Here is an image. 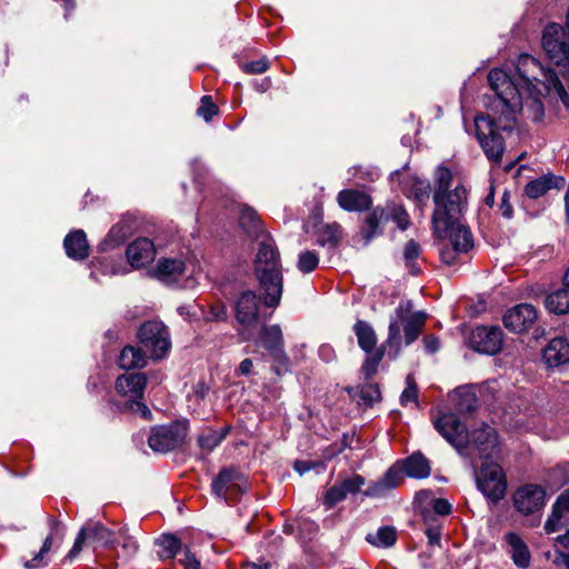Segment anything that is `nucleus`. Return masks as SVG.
<instances>
[{
	"mask_svg": "<svg viewBox=\"0 0 569 569\" xmlns=\"http://www.w3.org/2000/svg\"><path fill=\"white\" fill-rule=\"evenodd\" d=\"M515 74L502 69H492L488 82L493 97L488 98L486 106L492 111L490 116L475 119L477 139L487 156L499 162L505 151L503 138L499 130L512 131L517 126V117L522 110V94L537 99L543 93L555 94L569 109V93L557 73L546 69L530 54H520L515 64Z\"/></svg>",
	"mask_w": 569,
	"mask_h": 569,
	"instance_id": "1",
	"label": "nucleus"
},
{
	"mask_svg": "<svg viewBox=\"0 0 569 569\" xmlns=\"http://www.w3.org/2000/svg\"><path fill=\"white\" fill-rule=\"evenodd\" d=\"M427 318L425 311H413L412 301H401L390 316L388 337L381 348L367 353V359L362 366L366 376L369 377L376 373L385 351L389 358L397 359L403 343L405 346L413 343L421 335Z\"/></svg>",
	"mask_w": 569,
	"mask_h": 569,
	"instance_id": "2",
	"label": "nucleus"
},
{
	"mask_svg": "<svg viewBox=\"0 0 569 569\" xmlns=\"http://www.w3.org/2000/svg\"><path fill=\"white\" fill-rule=\"evenodd\" d=\"M433 425L462 457L473 460L478 456L479 459L487 460L496 458L499 453L498 435L488 425L468 432L455 413L441 415Z\"/></svg>",
	"mask_w": 569,
	"mask_h": 569,
	"instance_id": "3",
	"label": "nucleus"
},
{
	"mask_svg": "<svg viewBox=\"0 0 569 569\" xmlns=\"http://www.w3.org/2000/svg\"><path fill=\"white\" fill-rule=\"evenodd\" d=\"M469 190L458 182L453 186V173L448 167L438 166L433 173L435 209L431 214L433 233H441L460 221L468 209Z\"/></svg>",
	"mask_w": 569,
	"mask_h": 569,
	"instance_id": "4",
	"label": "nucleus"
},
{
	"mask_svg": "<svg viewBox=\"0 0 569 569\" xmlns=\"http://www.w3.org/2000/svg\"><path fill=\"white\" fill-rule=\"evenodd\" d=\"M260 238L253 260L254 273L264 292V305L276 307L281 300L283 287L280 253L269 234Z\"/></svg>",
	"mask_w": 569,
	"mask_h": 569,
	"instance_id": "5",
	"label": "nucleus"
},
{
	"mask_svg": "<svg viewBox=\"0 0 569 569\" xmlns=\"http://www.w3.org/2000/svg\"><path fill=\"white\" fill-rule=\"evenodd\" d=\"M435 234L440 239L447 238L439 251L441 261L448 266L463 262L475 246L470 229L461 224L460 221L452 223L448 230Z\"/></svg>",
	"mask_w": 569,
	"mask_h": 569,
	"instance_id": "6",
	"label": "nucleus"
},
{
	"mask_svg": "<svg viewBox=\"0 0 569 569\" xmlns=\"http://www.w3.org/2000/svg\"><path fill=\"white\" fill-rule=\"evenodd\" d=\"M147 385V377L142 372L124 373L117 378V393L126 399L124 408L140 413L144 419H151L150 409L141 401Z\"/></svg>",
	"mask_w": 569,
	"mask_h": 569,
	"instance_id": "7",
	"label": "nucleus"
},
{
	"mask_svg": "<svg viewBox=\"0 0 569 569\" xmlns=\"http://www.w3.org/2000/svg\"><path fill=\"white\" fill-rule=\"evenodd\" d=\"M139 342L150 358L161 359L171 348L170 335L167 326L161 321H146L138 331Z\"/></svg>",
	"mask_w": 569,
	"mask_h": 569,
	"instance_id": "8",
	"label": "nucleus"
},
{
	"mask_svg": "<svg viewBox=\"0 0 569 569\" xmlns=\"http://www.w3.org/2000/svg\"><path fill=\"white\" fill-rule=\"evenodd\" d=\"M211 490L217 498L231 503L247 490V479L234 467L223 468L212 480Z\"/></svg>",
	"mask_w": 569,
	"mask_h": 569,
	"instance_id": "9",
	"label": "nucleus"
},
{
	"mask_svg": "<svg viewBox=\"0 0 569 569\" xmlns=\"http://www.w3.org/2000/svg\"><path fill=\"white\" fill-rule=\"evenodd\" d=\"M542 48L546 54L557 66L569 62V31L557 23L548 24L542 33Z\"/></svg>",
	"mask_w": 569,
	"mask_h": 569,
	"instance_id": "10",
	"label": "nucleus"
},
{
	"mask_svg": "<svg viewBox=\"0 0 569 569\" xmlns=\"http://www.w3.org/2000/svg\"><path fill=\"white\" fill-rule=\"evenodd\" d=\"M488 460H485L477 473V486L490 501L498 502L506 495L507 481L502 468L497 463L488 462Z\"/></svg>",
	"mask_w": 569,
	"mask_h": 569,
	"instance_id": "11",
	"label": "nucleus"
},
{
	"mask_svg": "<svg viewBox=\"0 0 569 569\" xmlns=\"http://www.w3.org/2000/svg\"><path fill=\"white\" fill-rule=\"evenodd\" d=\"M261 341L264 349L273 359V370L278 376L289 370V358L283 348V336L279 325L263 326Z\"/></svg>",
	"mask_w": 569,
	"mask_h": 569,
	"instance_id": "12",
	"label": "nucleus"
},
{
	"mask_svg": "<svg viewBox=\"0 0 569 569\" xmlns=\"http://www.w3.org/2000/svg\"><path fill=\"white\" fill-rule=\"evenodd\" d=\"M186 435L187 428L181 423L158 426L151 429L148 443L156 452H168L181 446Z\"/></svg>",
	"mask_w": 569,
	"mask_h": 569,
	"instance_id": "13",
	"label": "nucleus"
},
{
	"mask_svg": "<svg viewBox=\"0 0 569 569\" xmlns=\"http://www.w3.org/2000/svg\"><path fill=\"white\" fill-rule=\"evenodd\" d=\"M469 345L478 352L496 355L502 348V330L499 327L479 326L471 331Z\"/></svg>",
	"mask_w": 569,
	"mask_h": 569,
	"instance_id": "14",
	"label": "nucleus"
},
{
	"mask_svg": "<svg viewBox=\"0 0 569 569\" xmlns=\"http://www.w3.org/2000/svg\"><path fill=\"white\" fill-rule=\"evenodd\" d=\"M87 538H91L93 541L99 542L103 546L114 543V533L101 525L100 522H88L82 527L74 540L71 550L68 552L66 559L73 560L82 550V546Z\"/></svg>",
	"mask_w": 569,
	"mask_h": 569,
	"instance_id": "15",
	"label": "nucleus"
},
{
	"mask_svg": "<svg viewBox=\"0 0 569 569\" xmlns=\"http://www.w3.org/2000/svg\"><path fill=\"white\" fill-rule=\"evenodd\" d=\"M545 499L546 490L543 487L529 483L516 491L513 496V505L519 512L530 515L542 508Z\"/></svg>",
	"mask_w": 569,
	"mask_h": 569,
	"instance_id": "16",
	"label": "nucleus"
},
{
	"mask_svg": "<svg viewBox=\"0 0 569 569\" xmlns=\"http://www.w3.org/2000/svg\"><path fill=\"white\" fill-rule=\"evenodd\" d=\"M538 312L530 303L510 308L503 316V325L510 331L520 333L528 330L537 320Z\"/></svg>",
	"mask_w": 569,
	"mask_h": 569,
	"instance_id": "17",
	"label": "nucleus"
},
{
	"mask_svg": "<svg viewBox=\"0 0 569 569\" xmlns=\"http://www.w3.org/2000/svg\"><path fill=\"white\" fill-rule=\"evenodd\" d=\"M260 309V298L252 290H246L240 293L234 303V313L237 321L246 327L252 326L258 321Z\"/></svg>",
	"mask_w": 569,
	"mask_h": 569,
	"instance_id": "18",
	"label": "nucleus"
},
{
	"mask_svg": "<svg viewBox=\"0 0 569 569\" xmlns=\"http://www.w3.org/2000/svg\"><path fill=\"white\" fill-rule=\"evenodd\" d=\"M127 259L133 268H142L151 263L156 257L153 242L148 238H138L126 251Z\"/></svg>",
	"mask_w": 569,
	"mask_h": 569,
	"instance_id": "19",
	"label": "nucleus"
},
{
	"mask_svg": "<svg viewBox=\"0 0 569 569\" xmlns=\"http://www.w3.org/2000/svg\"><path fill=\"white\" fill-rule=\"evenodd\" d=\"M542 359L548 368H557L569 362V342L566 338H555L542 350Z\"/></svg>",
	"mask_w": 569,
	"mask_h": 569,
	"instance_id": "20",
	"label": "nucleus"
},
{
	"mask_svg": "<svg viewBox=\"0 0 569 569\" xmlns=\"http://www.w3.org/2000/svg\"><path fill=\"white\" fill-rule=\"evenodd\" d=\"M566 180L561 176L553 173L543 174L530 182L525 187V193L530 199H538L546 194L549 190H560L565 187Z\"/></svg>",
	"mask_w": 569,
	"mask_h": 569,
	"instance_id": "21",
	"label": "nucleus"
},
{
	"mask_svg": "<svg viewBox=\"0 0 569 569\" xmlns=\"http://www.w3.org/2000/svg\"><path fill=\"white\" fill-rule=\"evenodd\" d=\"M505 541L513 563L520 569H527L530 565L531 553L523 539L516 532H508L505 535Z\"/></svg>",
	"mask_w": 569,
	"mask_h": 569,
	"instance_id": "22",
	"label": "nucleus"
},
{
	"mask_svg": "<svg viewBox=\"0 0 569 569\" xmlns=\"http://www.w3.org/2000/svg\"><path fill=\"white\" fill-rule=\"evenodd\" d=\"M337 202L346 211H363L371 207L369 194L353 189L341 190L337 196Z\"/></svg>",
	"mask_w": 569,
	"mask_h": 569,
	"instance_id": "23",
	"label": "nucleus"
},
{
	"mask_svg": "<svg viewBox=\"0 0 569 569\" xmlns=\"http://www.w3.org/2000/svg\"><path fill=\"white\" fill-rule=\"evenodd\" d=\"M569 515V488L562 491L552 505L551 513L545 523L547 533H552L561 528V520Z\"/></svg>",
	"mask_w": 569,
	"mask_h": 569,
	"instance_id": "24",
	"label": "nucleus"
},
{
	"mask_svg": "<svg viewBox=\"0 0 569 569\" xmlns=\"http://www.w3.org/2000/svg\"><path fill=\"white\" fill-rule=\"evenodd\" d=\"M63 246L69 258L83 260L89 256V244L83 230H74L64 238Z\"/></svg>",
	"mask_w": 569,
	"mask_h": 569,
	"instance_id": "25",
	"label": "nucleus"
},
{
	"mask_svg": "<svg viewBox=\"0 0 569 569\" xmlns=\"http://www.w3.org/2000/svg\"><path fill=\"white\" fill-rule=\"evenodd\" d=\"M186 270L184 261L177 258L160 259L157 263L154 273L162 282L177 281Z\"/></svg>",
	"mask_w": 569,
	"mask_h": 569,
	"instance_id": "26",
	"label": "nucleus"
},
{
	"mask_svg": "<svg viewBox=\"0 0 569 569\" xmlns=\"http://www.w3.org/2000/svg\"><path fill=\"white\" fill-rule=\"evenodd\" d=\"M402 191L420 204H425L430 197V182L418 177H409L403 181Z\"/></svg>",
	"mask_w": 569,
	"mask_h": 569,
	"instance_id": "27",
	"label": "nucleus"
},
{
	"mask_svg": "<svg viewBox=\"0 0 569 569\" xmlns=\"http://www.w3.org/2000/svg\"><path fill=\"white\" fill-rule=\"evenodd\" d=\"M401 480V472L397 469L390 468L380 480L366 489L365 495L367 497H381L387 491L399 486Z\"/></svg>",
	"mask_w": 569,
	"mask_h": 569,
	"instance_id": "28",
	"label": "nucleus"
},
{
	"mask_svg": "<svg viewBox=\"0 0 569 569\" xmlns=\"http://www.w3.org/2000/svg\"><path fill=\"white\" fill-rule=\"evenodd\" d=\"M61 523L58 520H51V533L44 539L41 549L39 552L31 559L23 562L26 569H38L44 567L47 562L44 561V556L50 551L53 542V536L60 535L61 537L64 533V529L61 528Z\"/></svg>",
	"mask_w": 569,
	"mask_h": 569,
	"instance_id": "29",
	"label": "nucleus"
},
{
	"mask_svg": "<svg viewBox=\"0 0 569 569\" xmlns=\"http://www.w3.org/2000/svg\"><path fill=\"white\" fill-rule=\"evenodd\" d=\"M239 223L243 231L251 238L259 239L266 236L259 216L250 207L243 206L241 208Z\"/></svg>",
	"mask_w": 569,
	"mask_h": 569,
	"instance_id": "30",
	"label": "nucleus"
},
{
	"mask_svg": "<svg viewBox=\"0 0 569 569\" xmlns=\"http://www.w3.org/2000/svg\"><path fill=\"white\" fill-rule=\"evenodd\" d=\"M383 220H387L386 210L380 207L375 208L367 216L361 228V234L366 244H368L375 237L381 234L382 230L380 229V224Z\"/></svg>",
	"mask_w": 569,
	"mask_h": 569,
	"instance_id": "31",
	"label": "nucleus"
},
{
	"mask_svg": "<svg viewBox=\"0 0 569 569\" xmlns=\"http://www.w3.org/2000/svg\"><path fill=\"white\" fill-rule=\"evenodd\" d=\"M353 331L358 339L359 347L366 353L377 350V335L371 325L367 321L358 320L353 326Z\"/></svg>",
	"mask_w": 569,
	"mask_h": 569,
	"instance_id": "32",
	"label": "nucleus"
},
{
	"mask_svg": "<svg viewBox=\"0 0 569 569\" xmlns=\"http://www.w3.org/2000/svg\"><path fill=\"white\" fill-rule=\"evenodd\" d=\"M147 355L149 353L144 349L127 346L119 356V366L126 370L142 368L147 365Z\"/></svg>",
	"mask_w": 569,
	"mask_h": 569,
	"instance_id": "33",
	"label": "nucleus"
},
{
	"mask_svg": "<svg viewBox=\"0 0 569 569\" xmlns=\"http://www.w3.org/2000/svg\"><path fill=\"white\" fill-rule=\"evenodd\" d=\"M403 470L411 478H427L431 469L427 458L416 452L405 460Z\"/></svg>",
	"mask_w": 569,
	"mask_h": 569,
	"instance_id": "34",
	"label": "nucleus"
},
{
	"mask_svg": "<svg viewBox=\"0 0 569 569\" xmlns=\"http://www.w3.org/2000/svg\"><path fill=\"white\" fill-rule=\"evenodd\" d=\"M133 230V221L131 219H122L110 229L106 242L111 247H118L132 234Z\"/></svg>",
	"mask_w": 569,
	"mask_h": 569,
	"instance_id": "35",
	"label": "nucleus"
},
{
	"mask_svg": "<svg viewBox=\"0 0 569 569\" xmlns=\"http://www.w3.org/2000/svg\"><path fill=\"white\" fill-rule=\"evenodd\" d=\"M545 483L551 490H558L569 483V462L549 469L545 475Z\"/></svg>",
	"mask_w": 569,
	"mask_h": 569,
	"instance_id": "36",
	"label": "nucleus"
},
{
	"mask_svg": "<svg viewBox=\"0 0 569 569\" xmlns=\"http://www.w3.org/2000/svg\"><path fill=\"white\" fill-rule=\"evenodd\" d=\"M546 308L556 315H565L569 312V289L563 287L546 298Z\"/></svg>",
	"mask_w": 569,
	"mask_h": 569,
	"instance_id": "37",
	"label": "nucleus"
},
{
	"mask_svg": "<svg viewBox=\"0 0 569 569\" xmlns=\"http://www.w3.org/2000/svg\"><path fill=\"white\" fill-rule=\"evenodd\" d=\"M156 543L159 546L158 557L160 559H172L182 548L181 540L172 533L162 535Z\"/></svg>",
	"mask_w": 569,
	"mask_h": 569,
	"instance_id": "38",
	"label": "nucleus"
},
{
	"mask_svg": "<svg viewBox=\"0 0 569 569\" xmlns=\"http://www.w3.org/2000/svg\"><path fill=\"white\" fill-rule=\"evenodd\" d=\"M366 540L376 547L390 548L396 543L397 531L390 526L381 527L376 533H368Z\"/></svg>",
	"mask_w": 569,
	"mask_h": 569,
	"instance_id": "39",
	"label": "nucleus"
},
{
	"mask_svg": "<svg viewBox=\"0 0 569 569\" xmlns=\"http://www.w3.org/2000/svg\"><path fill=\"white\" fill-rule=\"evenodd\" d=\"M457 403L456 408L460 413H469L476 410L478 399L476 393L465 387L456 390Z\"/></svg>",
	"mask_w": 569,
	"mask_h": 569,
	"instance_id": "40",
	"label": "nucleus"
},
{
	"mask_svg": "<svg viewBox=\"0 0 569 569\" xmlns=\"http://www.w3.org/2000/svg\"><path fill=\"white\" fill-rule=\"evenodd\" d=\"M420 254V244L415 240H409L403 248V259L411 274L416 276L420 272V269L417 266V260L419 259Z\"/></svg>",
	"mask_w": 569,
	"mask_h": 569,
	"instance_id": "41",
	"label": "nucleus"
},
{
	"mask_svg": "<svg viewBox=\"0 0 569 569\" xmlns=\"http://www.w3.org/2000/svg\"><path fill=\"white\" fill-rule=\"evenodd\" d=\"M341 232L342 228L339 223L333 222L326 224L320 231L318 243L322 247L327 244L337 247L340 241Z\"/></svg>",
	"mask_w": 569,
	"mask_h": 569,
	"instance_id": "42",
	"label": "nucleus"
},
{
	"mask_svg": "<svg viewBox=\"0 0 569 569\" xmlns=\"http://www.w3.org/2000/svg\"><path fill=\"white\" fill-rule=\"evenodd\" d=\"M118 536L119 538L117 540L114 539V543L120 545L123 557H133L139 549L137 540L128 533V529L124 527L119 530Z\"/></svg>",
	"mask_w": 569,
	"mask_h": 569,
	"instance_id": "43",
	"label": "nucleus"
},
{
	"mask_svg": "<svg viewBox=\"0 0 569 569\" xmlns=\"http://www.w3.org/2000/svg\"><path fill=\"white\" fill-rule=\"evenodd\" d=\"M319 264V256L316 251L306 250L299 254L297 268L302 273H309L316 270Z\"/></svg>",
	"mask_w": 569,
	"mask_h": 569,
	"instance_id": "44",
	"label": "nucleus"
},
{
	"mask_svg": "<svg viewBox=\"0 0 569 569\" xmlns=\"http://www.w3.org/2000/svg\"><path fill=\"white\" fill-rule=\"evenodd\" d=\"M223 438L224 436L222 433L209 429L199 436L198 443L201 449L210 452L223 440Z\"/></svg>",
	"mask_w": 569,
	"mask_h": 569,
	"instance_id": "45",
	"label": "nucleus"
},
{
	"mask_svg": "<svg viewBox=\"0 0 569 569\" xmlns=\"http://www.w3.org/2000/svg\"><path fill=\"white\" fill-rule=\"evenodd\" d=\"M406 385V389L400 396L401 405L407 406L409 402H415L418 406V386L412 375L407 376Z\"/></svg>",
	"mask_w": 569,
	"mask_h": 569,
	"instance_id": "46",
	"label": "nucleus"
},
{
	"mask_svg": "<svg viewBox=\"0 0 569 569\" xmlns=\"http://www.w3.org/2000/svg\"><path fill=\"white\" fill-rule=\"evenodd\" d=\"M386 217L387 220L391 218L401 230H406L409 227V214L402 206L392 204L389 208V214H386Z\"/></svg>",
	"mask_w": 569,
	"mask_h": 569,
	"instance_id": "47",
	"label": "nucleus"
},
{
	"mask_svg": "<svg viewBox=\"0 0 569 569\" xmlns=\"http://www.w3.org/2000/svg\"><path fill=\"white\" fill-rule=\"evenodd\" d=\"M218 107L212 102L210 96H203L201 98V104L197 109V114L203 118L207 122L212 119V117L217 113Z\"/></svg>",
	"mask_w": 569,
	"mask_h": 569,
	"instance_id": "48",
	"label": "nucleus"
},
{
	"mask_svg": "<svg viewBox=\"0 0 569 569\" xmlns=\"http://www.w3.org/2000/svg\"><path fill=\"white\" fill-rule=\"evenodd\" d=\"M347 496L342 490V487L339 485H335L329 488L325 495L323 502L330 509L335 507L338 502L342 501Z\"/></svg>",
	"mask_w": 569,
	"mask_h": 569,
	"instance_id": "49",
	"label": "nucleus"
},
{
	"mask_svg": "<svg viewBox=\"0 0 569 569\" xmlns=\"http://www.w3.org/2000/svg\"><path fill=\"white\" fill-rule=\"evenodd\" d=\"M365 485V478L360 475H353L350 478L345 479L340 482L345 495L348 493L355 495L360 491L361 487Z\"/></svg>",
	"mask_w": 569,
	"mask_h": 569,
	"instance_id": "50",
	"label": "nucleus"
},
{
	"mask_svg": "<svg viewBox=\"0 0 569 569\" xmlns=\"http://www.w3.org/2000/svg\"><path fill=\"white\" fill-rule=\"evenodd\" d=\"M360 398L366 405H372L380 400V390L377 385H367L360 390Z\"/></svg>",
	"mask_w": 569,
	"mask_h": 569,
	"instance_id": "51",
	"label": "nucleus"
},
{
	"mask_svg": "<svg viewBox=\"0 0 569 569\" xmlns=\"http://www.w3.org/2000/svg\"><path fill=\"white\" fill-rule=\"evenodd\" d=\"M228 317L227 307L222 302H217L210 306L207 320L208 321H224Z\"/></svg>",
	"mask_w": 569,
	"mask_h": 569,
	"instance_id": "52",
	"label": "nucleus"
},
{
	"mask_svg": "<svg viewBox=\"0 0 569 569\" xmlns=\"http://www.w3.org/2000/svg\"><path fill=\"white\" fill-rule=\"evenodd\" d=\"M269 63L266 59L247 62L242 66V70L249 74H260L268 70Z\"/></svg>",
	"mask_w": 569,
	"mask_h": 569,
	"instance_id": "53",
	"label": "nucleus"
},
{
	"mask_svg": "<svg viewBox=\"0 0 569 569\" xmlns=\"http://www.w3.org/2000/svg\"><path fill=\"white\" fill-rule=\"evenodd\" d=\"M430 511L439 517L448 516L451 512V505L446 499L438 498L432 501V510Z\"/></svg>",
	"mask_w": 569,
	"mask_h": 569,
	"instance_id": "54",
	"label": "nucleus"
},
{
	"mask_svg": "<svg viewBox=\"0 0 569 569\" xmlns=\"http://www.w3.org/2000/svg\"><path fill=\"white\" fill-rule=\"evenodd\" d=\"M180 563L184 567V569H201L200 562L188 548L184 549L183 558L180 559Z\"/></svg>",
	"mask_w": 569,
	"mask_h": 569,
	"instance_id": "55",
	"label": "nucleus"
},
{
	"mask_svg": "<svg viewBox=\"0 0 569 569\" xmlns=\"http://www.w3.org/2000/svg\"><path fill=\"white\" fill-rule=\"evenodd\" d=\"M423 525L426 528L437 527L442 528V522L439 519V516L431 512L428 509H423L422 511Z\"/></svg>",
	"mask_w": 569,
	"mask_h": 569,
	"instance_id": "56",
	"label": "nucleus"
},
{
	"mask_svg": "<svg viewBox=\"0 0 569 569\" xmlns=\"http://www.w3.org/2000/svg\"><path fill=\"white\" fill-rule=\"evenodd\" d=\"M441 529L437 527L426 528L425 533L428 538V542L430 546H439L441 538Z\"/></svg>",
	"mask_w": 569,
	"mask_h": 569,
	"instance_id": "57",
	"label": "nucleus"
},
{
	"mask_svg": "<svg viewBox=\"0 0 569 569\" xmlns=\"http://www.w3.org/2000/svg\"><path fill=\"white\" fill-rule=\"evenodd\" d=\"M319 357L325 362H331L336 358L335 349L330 345H321L319 348Z\"/></svg>",
	"mask_w": 569,
	"mask_h": 569,
	"instance_id": "58",
	"label": "nucleus"
},
{
	"mask_svg": "<svg viewBox=\"0 0 569 569\" xmlns=\"http://www.w3.org/2000/svg\"><path fill=\"white\" fill-rule=\"evenodd\" d=\"M425 349L428 353H435L439 349V339L436 336H426L423 338Z\"/></svg>",
	"mask_w": 569,
	"mask_h": 569,
	"instance_id": "59",
	"label": "nucleus"
},
{
	"mask_svg": "<svg viewBox=\"0 0 569 569\" xmlns=\"http://www.w3.org/2000/svg\"><path fill=\"white\" fill-rule=\"evenodd\" d=\"M253 367L252 360L249 358L243 359L238 368L239 375L247 376L251 372Z\"/></svg>",
	"mask_w": 569,
	"mask_h": 569,
	"instance_id": "60",
	"label": "nucleus"
},
{
	"mask_svg": "<svg viewBox=\"0 0 569 569\" xmlns=\"http://www.w3.org/2000/svg\"><path fill=\"white\" fill-rule=\"evenodd\" d=\"M293 469L299 475H303V473H306L307 471H309L311 469V463L309 461L297 460L293 463Z\"/></svg>",
	"mask_w": 569,
	"mask_h": 569,
	"instance_id": "61",
	"label": "nucleus"
},
{
	"mask_svg": "<svg viewBox=\"0 0 569 569\" xmlns=\"http://www.w3.org/2000/svg\"><path fill=\"white\" fill-rule=\"evenodd\" d=\"M500 209L502 211V216L503 217H507V218L511 217L512 208H511L510 203L508 202V194L507 193H505L502 199H501Z\"/></svg>",
	"mask_w": 569,
	"mask_h": 569,
	"instance_id": "62",
	"label": "nucleus"
},
{
	"mask_svg": "<svg viewBox=\"0 0 569 569\" xmlns=\"http://www.w3.org/2000/svg\"><path fill=\"white\" fill-rule=\"evenodd\" d=\"M208 391H209V387L206 386L204 382L202 381H199L196 386H194V395L199 398V399H203L207 395H208Z\"/></svg>",
	"mask_w": 569,
	"mask_h": 569,
	"instance_id": "63",
	"label": "nucleus"
},
{
	"mask_svg": "<svg viewBox=\"0 0 569 569\" xmlns=\"http://www.w3.org/2000/svg\"><path fill=\"white\" fill-rule=\"evenodd\" d=\"M559 545H561L565 549H569V529L565 535H561L557 538Z\"/></svg>",
	"mask_w": 569,
	"mask_h": 569,
	"instance_id": "64",
	"label": "nucleus"
}]
</instances>
